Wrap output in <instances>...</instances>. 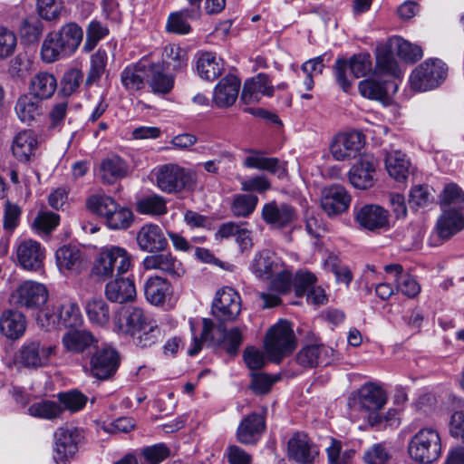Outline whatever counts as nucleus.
I'll return each mask as SVG.
<instances>
[{
  "instance_id": "1",
  "label": "nucleus",
  "mask_w": 464,
  "mask_h": 464,
  "mask_svg": "<svg viewBox=\"0 0 464 464\" xmlns=\"http://www.w3.org/2000/svg\"><path fill=\"white\" fill-rule=\"evenodd\" d=\"M114 327L117 333L133 337L140 347H150L163 336L157 322L136 306L121 308L114 318Z\"/></svg>"
},
{
  "instance_id": "2",
  "label": "nucleus",
  "mask_w": 464,
  "mask_h": 464,
  "mask_svg": "<svg viewBox=\"0 0 464 464\" xmlns=\"http://www.w3.org/2000/svg\"><path fill=\"white\" fill-rule=\"evenodd\" d=\"M131 266V257L128 251L118 246L102 247L95 256L90 275L100 282L120 276L127 273Z\"/></svg>"
},
{
  "instance_id": "3",
  "label": "nucleus",
  "mask_w": 464,
  "mask_h": 464,
  "mask_svg": "<svg viewBox=\"0 0 464 464\" xmlns=\"http://www.w3.org/2000/svg\"><path fill=\"white\" fill-rule=\"evenodd\" d=\"M152 175L156 186L168 194H178L194 189L197 184L196 171L178 164L169 163L154 169Z\"/></svg>"
},
{
  "instance_id": "4",
  "label": "nucleus",
  "mask_w": 464,
  "mask_h": 464,
  "mask_svg": "<svg viewBox=\"0 0 464 464\" xmlns=\"http://www.w3.org/2000/svg\"><path fill=\"white\" fill-rule=\"evenodd\" d=\"M387 400V394L382 386L375 382L364 383L349 397L350 415L352 418H356V413L362 412V418L368 420L369 415L381 411Z\"/></svg>"
},
{
  "instance_id": "5",
  "label": "nucleus",
  "mask_w": 464,
  "mask_h": 464,
  "mask_svg": "<svg viewBox=\"0 0 464 464\" xmlns=\"http://www.w3.org/2000/svg\"><path fill=\"white\" fill-rule=\"evenodd\" d=\"M408 452L411 459L420 464H431L441 455V439L439 431L425 427L416 432L409 441Z\"/></svg>"
},
{
  "instance_id": "6",
  "label": "nucleus",
  "mask_w": 464,
  "mask_h": 464,
  "mask_svg": "<svg viewBox=\"0 0 464 464\" xmlns=\"http://www.w3.org/2000/svg\"><path fill=\"white\" fill-rule=\"evenodd\" d=\"M296 339L289 322L280 320L266 337V351L270 361L280 362L295 350Z\"/></svg>"
},
{
  "instance_id": "7",
  "label": "nucleus",
  "mask_w": 464,
  "mask_h": 464,
  "mask_svg": "<svg viewBox=\"0 0 464 464\" xmlns=\"http://www.w3.org/2000/svg\"><path fill=\"white\" fill-rule=\"evenodd\" d=\"M55 354V346L38 340H27L14 356V364L18 369L37 370L50 364Z\"/></svg>"
},
{
  "instance_id": "8",
  "label": "nucleus",
  "mask_w": 464,
  "mask_h": 464,
  "mask_svg": "<svg viewBox=\"0 0 464 464\" xmlns=\"http://www.w3.org/2000/svg\"><path fill=\"white\" fill-rule=\"evenodd\" d=\"M448 68L439 59H428L417 66L410 76L411 87L417 92L437 88L445 80Z\"/></svg>"
},
{
  "instance_id": "9",
  "label": "nucleus",
  "mask_w": 464,
  "mask_h": 464,
  "mask_svg": "<svg viewBox=\"0 0 464 464\" xmlns=\"http://www.w3.org/2000/svg\"><path fill=\"white\" fill-rule=\"evenodd\" d=\"M37 321L42 326L76 327L82 321L79 305L72 301L57 303L52 309L47 308L39 313Z\"/></svg>"
},
{
  "instance_id": "10",
  "label": "nucleus",
  "mask_w": 464,
  "mask_h": 464,
  "mask_svg": "<svg viewBox=\"0 0 464 464\" xmlns=\"http://www.w3.org/2000/svg\"><path fill=\"white\" fill-rule=\"evenodd\" d=\"M350 69L355 78L367 75L372 69V57L367 53H361L353 55L349 60L338 58L334 67L336 82L342 90L349 92L353 82L347 77V70Z\"/></svg>"
},
{
  "instance_id": "11",
  "label": "nucleus",
  "mask_w": 464,
  "mask_h": 464,
  "mask_svg": "<svg viewBox=\"0 0 464 464\" xmlns=\"http://www.w3.org/2000/svg\"><path fill=\"white\" fill-rule=\"evenodd\" d=\"M54 460L57 464H67L78 451L83 436L82 430L72 426L58 428L54 434Z\"/></svg>"
},
{
  "instance_id": "12",
  "label": "nucleus",
  "mask_w": 464,
  "mask_h": 464,
  "mask_svg": "<svg viewBox=\"0 0 464 464\" xmlns=\"http://www.w3.org/2000/svg\"><path fill=\"white\" fill-rule=\"evenodd\" d=\"M120 363L119 353L111 346H103L92 354L89 374L100 381L110 380L117 372Z\"/></svg>"
},
{
  "instance_id": "13",
  "label": "nucleus",
  "mask_w": 464,
  "mask_h": 464,
  "mask_svg": "<svg viewBox=\"0 0 464 464\" xmlns=\"http://www.w3.org/2000/svg\"><path fill=\"white\" fill-rule=\"evenodd\" d=\"M14 253L17 265L24 270L37 272L43 268L45 248L40 242L31 238L19 240Z\"/></svg>"
},
{
  "instance_id": "14",
  "label": "nucleus",
  "mask_w": 464,
  "mask_h": 464,
  "mask_svg": "<svg viewBox=\"0 0 464 464\" xmlns=\"http://www.w3.org/2000/svg\"><path fill=\"white\" fill-rule=\"evenodd\" d=\"M12 297L20 307L36 310L47 302L49 293L44 284L26 280L17 286Z\"/></svg>"
},
{
  "instance_id": "15",
  "label": "nucleus",
  "mask_w": 464,
  "mask_h": 464,
  "mask_svg": "<svg viewBox=\"0 0 464 464\" xmlns=\"http://www.w3.org/2000/svg\"><path fill=\"white\" fill-rule=\"evenodd\" d=\"M241 312V298L232 287L218 290L212 303V314L219 321H233Z\"/></svg>"
},
{
  "instance_id": "16",
  "label": "nucleus",
  "mask_w": 464,
  "mask_h": 464,
  "mask_svg": "<svg viewBox=\"0 0 464 464\" xmlns=\"http://www.w3.org/2000/svg\"><path fill=\"white\" fill-rule=\"evenodd\" d=\"M287 454L299 464H312L319 455V448L306 433L295 432L287 442Z\"/></svg>"
},
{
  "instance_id": "17",
  "label": "nucleus",
  "mask_w": 464,
  "mask_h": 464,
  "mask_svg": "<svg viewBox=\"0 0 464 464\" xmlns=\"http://www.w3.org/2000/svg\"><path fill=\"white\" fill-rule=\"evenodd\" d=\"M365 143L364 135L361 131H350L335 136L330 150L336 160H345L355 157Z\"/></svg>"
},
{
  "instance_id": "18",
  "label": "nucleus",
  "mask_w": 464,
  "mask_h": 464,
  "mask_svg": "<svg viewBox=\"0 0 464 464\" xmlns=\"http://www.w3.org/2000/svg\"><path fill=\"white\" fill-rule=\"evenodd\" d=\"M377 160L371 154H363L349 171L351 184L359 189H367L374 184Z\"/></svg>"
},
{
  "instance_id": "19",
  "label": "nucleus",
  "mask_w": 464,
  "mask_h": 464,
  "mask_svg": "<svg viewBox=\"0 0 464 464\" xmlns=\"http://www.w3.org/2000/svg\"><path fill=\"white\" fill-rule=\"evenodd\" d=\"M334 359V350L324 343L304 345L296 354V362L304 368L327 365Z\"/></svg>"
},
{
  "instance_id": "20",
  "label": "nucleus",
  "mask_w": 464,
  "mask_h": 464,
  "mask_svg": "<svg viewBox=\"0 0 464 464\" xmlns=\"http://www.w3.org/2000/svg\"><path fill=\"white\" fill-rule=\"evenodd\" d=\"M136 242L140 251L158 253L163 251L168 241L160 226L152 223L143 225L136 235Z\"/></svg>"
},
{
  "instance_id": "21",
  "label": "nucleus",
  "mask_w": 464,
  "mask_h": 464,
  "mask_svg": "<svg viewBox=\"0 0 464 464\" xmlns=\"http://www.w3.org/2000/svg\"><path fill=\"white\" fill-rule=\"evenodd\" d=\"M263 220L274 228H284L296 218L295 208L285 203L278 204L271 201L263 206L261 211Z\"/></svg>"
},
{
  "instance_id": "22",
  "label": "nucleus",
  "mask_w": 464,
  "mask_h": 464,
  "mask_svg": "<svg viewBox=\"0 0 464 464\" xmlns=\"http://www.w3.org/2000/svg\"><path fill=\"white\" fill-rule=\"evenodd\" d=\"M350 202V195L341 185H333L322 191L321 207L329 217L344 212Z\"/></svg>"
},
{
  "instance_id": "23",
  "label": "nucleus",
  "mask_w": 464,
  "mask_h": 464,
  "mask_svg": "<svg viewBox=\"0 0 464 464\" xmlns=\"http://www.w3.org/2000/svg\"><path fill=\"white\" fill-rule=\"evenodd\" d=\"M55 261L61 273L77 275L82 269L85 254L76 246L64 245L56 250Z\"/></svg>"
},
{
  "instance_id": "24",
  "label": "nucleus",
  "mask_w": 464,
  "mask_h": 464,
  "mask_svg": "<svg viewBox=\"0 0 464 464\" xmlns=\"http://www.w3.org/2000/svg\"><path fill=\"white\" fill-rule=\"evenodd\" d=\"M142 266L145 270H159L172 277H179L185 272L182 263L169 252L147 256Z\"/></svg>"
},
{
  "instance_id": "25",
  "label": "nucleus",
  "mask_w": 464,
  "mask_h": 464,
  "mask_svg": "<svg viewBox=\"0 0 464 464\" xmlns=\"http://www.w3.org/2000/svg\"><path fill=\"white\" fill-rule=\"evenodd\" d=\"M356 222L363 228L374 231L388 227V211L378 205H364L354 210Z\"/></svg>"
},
{
  "instance_id": "26",
  "label": "nucleus",
  "mask_w": 464,
  "mask_h": 464,
  "mask_svg": "<svg viewBox=\"0 0 464 464\" xmlns=\"http://www.w3.org/2000/svg\"><path fill=\"white\" fill-rule=\"evenodd\" d=\"M275 88L268 75L258 73L245 82L241 100L247 104L254 103L259 102L262 96H273Z\"/></svg>"
},
{
  "instance_id": "27",
  "label": "nucleus",
  "mask_w": 464,
  "mask_h": 464,
  "mask_svg": "<svg viewBox=\"0 0 464 464\" xmlns=\"http://www.w3.org/2000/svg\"><path fill=\"white\" fill-rule=\"evenodd\" d=\"M241 82L235 75H227L222 78L214 88L213 102L218 108L232 106L237 97Z\"/></svg>"
},
{
  "instance_id": "28",
  "label": "nucleus",
  "mask_w": 464,
  "mask_h": 464,
  "mask_svg": "<svg viewBox=\"0 0 464 464\" xmlns=\"http://www.w3.org/2000/svg\"><path fill=\"white\" fill-rule=\"evenodd\" d=\"M394 53L388 42L377 45L375 51V69L373 71L374 76H391L394 78L401 76V70L393 56Z\"/></svg>"
},
{
  "instance_id": "29",
  "label": "nucleus",
  "mask_w": 464,
  "mask_h": 464,
  "mask_svg": "<svg viewBox=\"0 0 464 464\" xmlns=\"http://www.w3.org/2000/svg\"><path fill=\"white\" fill-rule=\"evenodd\" d=\"M250 155L244 160V166L248 169L266 170L278 179H285L287 176L286 163L280 161L277 158H267L263 156L261 151L250 150Z\"/></svg>"
},
{
  "instance_id": "30",
  "label": "nucleus",
  "mask_w": 464,
  "mask_h": 464,
  "mask_svg": "<svg viewBox=\"0 0 464 464\" xmlns=\"http://www.w3.org/2000/svg\"><path fill=\"white\" fill-rule=\"evenodd\" d=\"M129 166L120 156L112 154L102 160L98 175L103 183L113 184L128 175Z\"/></svg>"
},
{
  "instance_id": "31",
  "label": "nucleus",
  "mask_w": 464,
  "mask_h": 464,
  "mask_svg": "<svg viewBox=\"0 0 464 464\" xmlns=\"http://www.w3.org/2000/svg\"><path fill=\"white\" fill-rule=\"evenodd\" d=\"M265 429L264 417L257 413H252L239 424L237 430V440L243 444H254L260 439Z\"/></svg>"
},
{
  "instance_id": "32",
  "label": "nucleus",
  "mask_w": 464,
  "mask_h": 464,
  "mask_svg": "<svg viewBox=\"0 0 464 464\" xmlns=\"http://www.w3.org/2000/svg\"><path fill=\"white\" fill-rule=\"evenodd\" d=\"M105 296L113 303L131 302L136 297L135 285L130 278L117 276L114 280L107 283Z\"/></svg>"
},
{
  "instance_id": "33",
  "label": "nucleus",
  "mask_w": 464,
  "mask_h": 464,
  "mask_svg": "<svg viewBox=\"0 0 464 464\" xmlns=\"http://www.w3.org/2000/svg\"><path fill=\"white\" fill-rule=\"evenodd\" d=\"M26 330L25 316L19 311L5 310L0 317V332L10 340H18Z\"/></svg>"
},
{
  "instance_id": "34",
  "label": "nucleus",
  "mask_w": 464,
  "mask_h": 464,
  "mask_svg": "<svg viewBox=\"0 0 464 464\" xmlns=\"http://www.w3.org/2000/svg\"><path fill=\"white\" fill-rule=\"evenodd\" d=\"M147 82L154 93L168 94L174 87L175 75L160 63H151L148 68Z\"/></svg>"
},
{
  "instance_id": "35",
  "label": "nucleus",
  "mask_w": 464,
  "mask_h": 464,
  "mask_svg": "<svg viewBox=\"0 0 464 464\" xmlns=\"http://www.w3.org/2000/svg\"><path fill=\"white\" fill-rule=\"evenodd\" d=\"M282 267L280 258L269 250L259 252L253 260L251 270L261 279H268Z\"/></svg>"
},
{
  "instance_id": "36",
  "label": "nucleus",
  "mask_w": 464,
  "mask_h": 464,
  "mask_svg": "<svg viewBox=\"0 0 464 464\" xmlns=\"http://www.w3.org/2000/svg\"><path fill=\"white\" fill-rule=\"evenodd\" d=\"M464 228V215L462 209L445 208L437 221V230L440 237L449 238Z\"/></svg>"
},
{
  "instance_id": "37",
  "label": "nucleus",
  "mask_w": 464,
  "mask_h": 464,
  "mask_svg": "<svg viewBox=\"0 0 464 464\" xmlns=\"http://www.w3.org/2000/svg\"><path fill=\"white\" fill-rule=\"evenodd\" d=\"M38 141L34 132L31 130H24L18 132L13 139L12 152L19 161H28L34 155Z\"/></svg>"
},
{
  "instance_id": "38",
  "label": "nucleus",
  "mask_w": 464,
  "mask_h": 464,
  "mask_svg": "<svg viewBox=\"0 0 464 464\" xmlns=\"http://www.w3.org/2000/svg\"><path fill=\"white\" fill-rule=\"evenodd\" d=\"M384 271L394 277L398 291L410 298L417 296L420 292V285L411 275L403 272L400 264H391L384 266Z\"/></svg>"
},
{
  "instance_id": "39",
  "label": "nucleus",
  "mask_w": 464,
  "mask_h": 464,
  "mask_svg": "<svg viewBox=\"0 0 464 464\" xmlns=\"http://www.w3.org/2000/svg\"><path fill=\"white\" fill-rule=\"evenodd\" d=\"M170 283L160 276L150 277L144 285V294L147 301L153 305H162L170 296Z\"/></svg>"
},
{
  "instance_id": "40",
  "label": "nucleus",
  "mask_w": 464,
  "mask_h": 464,
  "mask_svg": "<svg viewBox=\"0 0 464 464\" xmlns=\"http://www.w3.org/2000/svg\"><path fill=\"white\" fill-rule=\"evenodd\" d=\"M66 351L74 353H83L85 350L97 344V338L89 331L73 330L67 332L62 339Z\"/></svg>"
},
{
  "instance_id": "41",
  "label": "nucleus",
  "mask_w": 464,
  "mask_h": 464,
  "mask_svg": "<svg viewBox=\"0 0 464 464\" xmlns=\"http://www.w3.org/2000/svg\"><path fill=\"white\" fill-rule=\"evenodd\" d=\"M196 70L200 78L213 81L223 72V61L214 53H200L196 62Z\"/></svg>"
},
{
  "instance_id": "42",
  "label": "nucleus",
  "mask_w": 464,
  "mask_h": 464,
  "mask_svg": "<svg viewBox=\"0 0 464 464\" xmlns=\"http://www.w3.org/2000/svg\"><path fill=\"white\" fill-rule=\"evenodd\" d=\"M385 168L390 177L396 181H405L411 172V162L401 150H392L386 153Z\"/></svg>"
},
{
  "instance_id": "43",
  "label": "nucleus",
  "mask_w": 464,
  "mask_h": 464,
  "mask_svg": "<svg viewBox=\"0 0 464 464\" xmlns=\"http://www.w3.org/2000/svg\"><path fill=\"white\" fill-rule=\"evenodd\" d=\"M146 78L148 79V69L142 63L130 64L121 73V82L123 87L130 92L143 89Z\"/></svg>"
},
{
  "instance_id": "44",
  "label": "nucleus",
  "mask_w": 464,
  "mask_h": 464,
  "mask_svg": "<svg viewBox=\"0 0 464 464\" xmlns=\"http://www.w3.org/2000/svg\"><path fill=\"white\" fill-rule=\"evenodd\" d=\"M165 70L175 74L184 71L188 66L186 52L177 44H168L162 53V61L159 63Z\"/></svg>"
},
{
  "instance_id": "45",
  "label": "nucleus",
  "mask_w": 464,
  "mask_h": 464,
  "mask_svg": "<svg viewBox=\"0 0 464 464\" xmlns=\"http://www.w3.org/2000/svg\"><path fill=\"white\" fill-rule=\"evenodd\" d=\"M53 34H56L62 47L64 48L65 54L69 56L75 53L83 37L82 29L75 23H68L59 31H54Z\"/></svg>"
},
{
  "instance_id": "46",
  "label": "nucleus",
  "mask_w": 464,
  "mask_h": 464,
  "mask_svg": "<svg viewBox=\"0 0 464 464\" xmlns=\"http://www.w3.org/2000/svg\"><path fill=\"white\" fill-rule=\"evenodd\" d=\"M57 88V81L54 75L42 72L35 74L30 82V94L39 100L49 99Z\"/></svg>"
},
{
  "instance_id": "47",
  "label": "nucleus",
  "mask_w": 464,
  "mask_h": 464,
  "mask_svg": "<svg viewBox=\"0 0 464 464\" xmlns=\"http://www.w3.org/2000/svg\"><path fill=\"white\" fill-rule=\"evenodd\" d=\"M387 42L392 50L405 62L415 63L423 55L419 45L413 44L401 36L391 37Z\"/></svg>"
},
{
  "instance_id": "48",
  "label": "nucleus",
  "mask_w": 464,
  "mask_h": 464,
  "mask_svg": "<svg viewBox=\"0 0 464 464\" xmlns=\"http://www.w3.org/2000/svg\"><path fill=\"white\" fill-rule=\"evenodd\" d=\"M197 10L182 9L179 12L171 13L168 18L166 29L168 32L186 34L191 30L188 20L197 19Z\"/></svg>"
},
{
  "instance_id": "49",
  "label": "nucleus",
  "mask_w": 464,
  "mask_h": 464,
  "mask_svg": "<svg viewBox=\"0 0 464 464\" xmlns=\"http://www.w3.org/2000/svg\"><path fill=\"white\" fill-rule=\"evenodd\" d=\"M27 412L29 415L34 418L53 420L62 416L63 413V409L56 401L42 400L32 403L28 407Z\"/></svg>"
},
{
  "instance_id": "50",
  "label": "nucleus",
  "mask_w": 464,
  "mask_h": 464,
  "mask_svg": "<svg viewBox=\"0 0 464 464\" xmlns=\"http://www.w3.org/2000/svg\"><path fill=\"white\" fill-rule=\"evenodd\" d=\"M381 76H374L362 80L358 84L359 92L362 96L371 100H382L386 97L387 80L380 78Z\"/></svg>"
},
{
  "instance_id": "51",
  "label": "nucleus",
  "mask_w": 464,
  "mask_h": 464,
  "mask_svg": "<svg viewBox=\"0 0 464 464\" xmlns=\"http://www.w3.org/2000/svg\"><path fill=\"white\" fill-rule=\"evenodd\" d=\"M14 110L20 121L26 123H30L42 114L41 103L28 95L18 98Z\"/></svg>"
},
{
  "instance_id": "52",
  "label": "nucleus",
  "mask_w": 464,
  "mask_h": 464,
  "mask_svg": "<svg viewBox=\"0 0 464 464\" xmlns=\"http://www.w3.org/2000/svg\"><path fill=\"white\" fill-rule=\"evenodd\" d=\"M85 311L88 319L93 324L106 325L111 318L109 304L102 299H92L87 302Z\"/></svg>"
},
{
  "instance_id": "53",
  "label": "nucleus",
  "mask_w": 464,
  "mask_h": 464,
  "mask_svg": "<svg viewBox=\"0 0 464 464\" xmlns=\"http://www.w3.org/2000/svg\"><path fill=\"white\" fill-rule=\"evenodd\" d=\"M41 56L43 61L47 63H54L62 57L68 56L53 32L46 34L42 44Z\"/></svg>"
},
{
  "instance_id": "54",
  "label": "nucleus",
  "mask_w": 464,
  "mask_h": 464,
  "mask_svg": "<svg viewBox=\"0 0 464 464\" xmlns=\"http://www.w3.org/2000/svg\"><path fill=\"white\" fill-rule=\"evenodd\" d=\"M258 198L253 194L235 195L231 203L230 210L237 218H246L256 209Z\"/></svg>"
},
{
  "instance_id": "55",
  "label": "nucleus",
  "mask_w": 464,
  "mask_h": 464,
  "mask_svg": "<svg viewBox=\"0 0 464 464\" xmlns=\"http://www.w3.org/2000/svg\"><path fill=\"white\" fill-rule=\"evenodd\" d=\"M137 210L140 214L158 216L166 214L168 208L164 198L155 194L141 198L137 203Z\"/></svg>"
},
{
  "instance_id": "56",
  "label": "nucleus",
  "mask_w": 464,
  "mask_h": 464,
  "mask_svg": "<svg viewBox=\"0 0 464 464\" xmlns=\"http://www.w3.org/2000/svg\"><path fill=\"white\" fill-rule=\"evenodd\" d=\"M189 325H190V330L193 334V338H192L191 348L188 350V353L190 356H194L201 351L203 342H207L208 340L214 339L213 336L211 335L213 327H214V324L210 319L203 318L202 319V331H201L199 338L196 335L195 324H194L193 320H189Z\"/></svg>"
},
{
  "instance_id": "57",
  "label": "nucleus",
  "mask_w": 464,
  "mask_h": 464,
  "mask_svg": "<svg viewBox=\"0 0 464 464\" xmlns=\"http://www.w3.org/2000/svg\"><path fill=\"white\" fill-rule=\"evenodd\" d=\"M116 201L106 195H92L86 201L87 208L105 219L115 209Z\"/></svg>"
},
{
  "instance_id": "58",
  "label": "nucleus",
  "mask_w": 464,
  "mask_h": 464,
  "mask_svg": "<svg viewBox=\"0 0 464 464\" xmlns=\"http://www.w3.org/2000/svg\"><path fill=\"white\" fill-rule=\"evenodd\" d=\"M133 220V214L130 209L116 204L115 209L106 218L107 226L111 229L128 228Z\"/></svg>"
},
{
  "instance_id": "59",
  "label": "nucleus",
  "mask_w": 464,
  "mask_h": 464,
  "mask_svg": "<svg viewBox=\"0 0 464 464\" xmlns=\"http://www.w3.org/2000/svg\"><path fill=\"white\" fill-rule=\"evenodd\" d=\"M440 203L443 209L452 208L462 209L464 206V193L457 185L449 184L444 188L440 195Z\"/></svg>"
},
{
  "instance_id": "60",
  "label": "nucleus",
  "mask_w": 464,
  "mask_h": 464,
  "mask_svg": "<svg viewBox=\"0 0 464 464\" xmlns=\"http://www.w3.org/2000/svg\"><path fill=\"white\" fill-rule=\"evenodd\" d=\"M108 55L105 50L99 49L91 56V67L86 79L87 84L100 80L107 65Z\"/></svg>"
},
{
  "instance_id": "61",
  "label": "nucleus",
  "mask_w": 464,
  "mask_h": 464,
  "mask_svg": "<svg viewBox=\"0 0 464 464\" xmlns=\"http://www.w3.org/2000/svg\"><path fill=\"white\" fill-rule=\"evenodd\" d=\"M108 34L109 29L106 25L96 20L92 21L86 30V40L83 44V50L85 52H91Z\"/></svg>"
},
{
  "instance_id": "62",
  "label": "nucleus",
  "mask_w": 464,
  "mask_h": 464,
  "mask_svg": "<svg viewBox=\"0 0 464 464\" xmlns=\"http://www.w3.org/2000/svg\"><path fill=\"white\" fill-rule=\"evenodd\" d=\"M140 455L148 464H160L169 457L170 450L165 443H157L142 448Z\"/></svg>"
},
{
  "instance_id": "63",
  "label": "nucleus",
  "mask_w": 464,
  "mask_h": 464,
  "mask_svg": "<svg viewBox=\"0 0 464 464\" xmlns=\"http://www.w3.org/2000/svg\"><path fill=\"white\" fill-rule=\"evenodd\" d=\"M43 29V23L39 19L27 18L22 22L20 34L25 43L34 44L40 39Z\"/></svg>"
},
{
  "instance_id": "64",
  "label": "nucleus",
  "mask_w": 464,
  "mask_h": 464,
  "mask_svg": "<svg viewBox=\"0 0 464 464\" xmlns=\"http://www.w3.org/2000/svg\"><path fill=\"white\" fill-rule=\"evenodd\" d=\"M59 221V215L49 211H41L35 217L33 227L38 234H49L58 226Z\"/></svg>"
}]
</instances>
